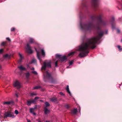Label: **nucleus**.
<instances>
[{
    "mask_svg": "<svg viewBox=\"0 0 122 122\" xmlns=\"http://www.w3.org/2000/svg\"><path fill=\"white\" fill-rule=\"evenodd\" d=\"M92 21H90L86 24L82 25L80 24L81 28L83 30L90 31L93 29H95L97 31V37L87 39L85 35L82 37L83 43L79 46L78 50L81 52L79 56L81 57L86 56L89 52L90 49H94L96 47V44L102 38L103 36L104 32L101 29L102 27L105 26L108 24V21L103 20L102 16L100 15L98 16L94 15L91 17Z\"/></svg>",
    "mask_w": 122,
    "mask_h": 122,
    "instance_id": "nucleus-1",
    "label": "nucleus"
},
{
    "mask_svg": "<svg viewBox=\"0 0 122 122\" xmlns=\"http://www.w3.org/2000/svg\"><path fill=\"white\" fill-rule=\"evenodd\" d=\"M51 63V62L50 61H45L43 65L42 66L41 69L45 70L46 67H50Z\"/></svg>",
    "mask_w": 122,
    "mask_h": 122,
    "instance_id": "nucleus-2",
    "label": "nucleus"
},
{
    "mask_svg": "<svg viewBox=\"0 0 122 122\" xmlns=\"http://www.w3.org/2000/svg\"><path fill=\"white\" fill-rule=\"evenodd\" d=\"M98 0H92L93 6L95 11H96L97 10L98 7Z\"/></svg>",
    "mask_w": 122,
    "mask_h": 122,
    "instance_id": "nucleus-3",
    "label": "nucleus"
},
{
    "mask_svg": "<svg viewBox=\"0 0 122 122\" xmlns=\"http://www.w3.org/2000/svg\"><path fill=\"white\" fill-rule=\"evenodd\" d=\"M4 117L5 118L10 117L14 118L15 117V116L14 115L13 113L11 112H9L5 113L4 115Z\"/></svg>",
    "mask_w": 122,
    "mask_h": 122,
    "instance_id": "nucleus-4",
    "label": "nucleus"
},
{
    "mask_svg": "<svg viewBox=\"0 0 122 122\" xmlns=\"http://www.w3.org/2000/svg\"><path fill=\"white\" fill-rule=\"evenodd\" d=\"M13 85L15 87L17 88H19L21 86L19 82L17 80H16L14 82Z\"/></svg>",
    "mask_w": 122,
    "mask_h": 122,
    "instance_id": "nucleus-5",
    "label": "nucleus"
},
{
    "mask_svg": "<svg viewBox=\"0 0 122 122\" xmlns=\"http://www.w3.org/2000/svg\"><path fill=\"white\" fill-rule=\"evenodd\" d=\"M26 51L28 53H31L33 51L31 50L30 47L28 44H27L26 47H25Z\"/></svg>",
    "mask_w": 122,
    "mask_h": 122,
    "instance_id": "nucleus-6",
    "label": "nucleus"
},
{
    "mask_svg": "<svg viewBox=\"0 0 122 122\" xmlns=\"http://www.w3.org/2000/svg\"><path fill=\"white\" fill-rule=\"evenodd\" d=\"M115 18L114 17H112L111 20V22L112 28V29H114L115 28V24L114 21Z\"/></svg>",
    "mask_w": 122,
    "mask_h": 122,
    "instance_id": "nucleus-7",
    "label": "nucleus"
},
{
    "mask_svg": "<svg viewBox=\"0 0 122 122\" xmlns=\"http://www.w3.org/2000/svg\"><path fill=\"white\" fill-rule=\"evenodd\" d=\"M77 112V109L74 108L71 111L70 113L71 115H73L76 114Z\"/></svg>",
    "mask_w": 122,
    "mask_h": 122,
    "instance_id": "nucleus-8",
    "label": "nucleus"
},
{
    "mask_svg": "<svg viewBox=\"0 0 122 122\" xmlns=\"http://www.w3.org/2000/svg\"><path fill=\"white\" fill-rule=\"evenodd\" d=\"M36 51L37 56L39 60H40V62H41V60L40 59V54L39 52L40 51L37 50L36 49H35Z\"/></svg>",
    "mask_w": 122,
    "mask_h": 122,
    "instance_id": "nucleus-9",
    "label": "nucleus"
},
{
    "mask_svg": "<svg viewBox=\"0 0 122 122\" xmlns=\"http://www.w3.org/2000/svg\"><path fill=\"white\" fill-rule=\"evenodd\" d=\"M29 42L31 44L36 43V42L35 40L34 39L31 38H30Z\"/></svg>",
    "mask_w": 122,
    "mask_h": 122,
    "instance_id": "nucleus-10",
    "label": "nucleus"
},
{
    "mask_svg": "<svg viewBox=\"0 0 122 122\" xmlns=\"http://www.w3.org/2000/svg\"><path fill=\"white\" fill-rule=\"evenodd\" d=\"M35 108H31L30 109V112L32 114L34 115H36V114L34 112L35 109Z\"/></svg>",
    "mask_w": 122,
    "mask_h": 122,
    "instance_id": "nucleus-11",
    "label": "nucleus"
},
{
    "mask_svg": "<svg viewBox=\"0 0 122 122\" xmlns=\"http://www.w3.org/2000/svg\"><path fill=\"white\" fill-rule=\"evenodd\" d=\"M86 2L85 1L83 0L82 1L81 6L82 7H86Z\"/></svg>",
    "mask_w": 122,
    "mask_h": 122,
    "instance_id": "nucleus-12",
    "label": "nucleus"
},
{
    "mask_svg": "<svg viewBox=\"0 0 122 122\" xmlns=\"http://www.w3.org/2000/svg\"><path fill=\"white\" fill-rule=\"evenodd\" d=\"M18 67L20 70L25 71L26 70V69L22 65H21Z\"/></svg>",
    "mask_w": 122,
    "mask_h": 122,
    "instance_id": "nucleus-13",
    "label": "nucleus"
},
{
    "mask_svg": "<svg viewBox=\"0 0 122 122\" xmlns=\"http://www.w3.org/2000/svg\"><path fill=\"white\" fill-rule=\"evenodd\" d=\"M68 57L67 56H61V62L66 60Z\"/></svg>",
    "mask_w": 122,
    "mask_h": 122,
    "instance_id": "nucleus-14",
    "label": "nucleus"
},
{
    "mask_svg": "<svg viewBox=\"0 0 122 122\" xmlns=\"http://www.w3.org/2000/svg\"><path fill=\"white\" fill-rule=\"evenodd\" d=\"M35 101L34 100H31L30 101H28L27 102V104L28 105H30L31 103H34Z\"/></svg>",
    "mask_w": 122,
    "mask_h": 122,
    "instance_id": "nucleus-15",
    "label": "nucleus"
},
{
    "mask_svg": "<svg viewBox=\"0 0 122 122\" xmlns=\"http://www.w3.org/2000/svg\"><path fill=\"white\" fill-rule=\"evenodd\" d=\"M26 77L27 78H28L30 75V74L29 71L25 73Z\"/></svg>",
    "mask_w": 122,
    "mask_h": 122,
    "instance_id": "nucleus-16",
    "label": "nucleus"
},
{
    "mask_svg": "<svg viewBox=\"0 0 122 122\" xmlns=\"http://www.w3.org/2000/svg\"><path fill=\"white\" fill-rule=\"evenodd\" d=\"M66 90L67 92L71 96V94L69 90V86L68 85L67 86V87L66 88Z\"/></svg>",
    "mask_w": 122,
    "mask_h": 122,
    "instance_id": "nucleus-17",
    "label": "nucleus"
},
{
    "mask_svg": "<svg viewBox=\"0 0 122 122\" xmlns=\"http://www.w3.org/2000/svg\"><path fill=\"white\" fill-rule=\"evenodd\" d=\"M44 77L45 78L49 77L50 76V74L48 73L47 71H46L45 74H44Z\"/></svg>",
    "mask_w": 122,
    "mask_h": 122,
    "instance_id": "nucleus-18",
    "label": "nucleus"
},
{
    "mask_svg": "<svg viewBox=\"0 0 122 122\" xmlns=\"http://www.w3.org/2000/svg\"><path fill=\"white\" fill-rule=\"evenodd\" d=\"M19 55L20 57V59L19 61L20 62H21L22 59H23V57L22 55L20 53H19Z\"/></svg>",
    "mask_w": 122,
    "mask_h": 122,
    "instance_id": "nucleus-19",
    "label": "nucleus"
},
{
    "mask_svg": "<svg viewBox=\"0 0 122 122\" xmlns=\"http://www.w3.org/2000/svg\"><path fill=\"white\" fill-rule=\"evenodd\" d=\"M75 52L73 51L70 53L68 54L67 55V56L68 57L70 56H72L75 53Z\"/></svg>",
    "mask_w": 122,
    "mask_h": 122,
    "instance_id": "nucleus-20",
    "label": "nucleus"
},
{
    "mask_svg": "<svg viewBox=\"0 0 122 122\" xmlns=\"http://www.w3.org/2000/svg\"><path fill=\"white\" fill-rule=\"evenodd\" d=\"M45 113L46 114H47L49 113V111L48 109L47 108H45L44 109Z\"/></svg>",
    "mask_w": 122,
    "mask_h": 122,
    "instance_id": "nucleus-21",
    "label": "nucleus"
},
{
    "mask_svg": "<svg viewBox=\"0 0 122 122\" xmlns=\"http://www.w3.org/2000/svg\"><path fill=\"white\" fill-rule=\"evenodd\" d=\"M41 51L42 55L44 56H45V52L44 50L43 49H41Z\"/></svg>",
    "mask_w": 122,
    "mask_h": 122,
    "instance_id": "nucleus-22",
    "label": "nucleus"
},
{
    "mask_svg": "<svg viewBox=\"0 0 122 122\" xmlns=\"http://www.w3.org/2000/svg\"><path fill=\"white\" fill-rule=\"evenodd\" d=\"M11 103V102H3V104L4 105L6 104V105H9Z\"/></svg>",
    "mask_w": 122,
    "mask_h": 122,
    "instance_id": "nucleus-23",
    "label": "nucleus"
},
{
    "mask_svg": "<svg viewBox=\"0 0 122 122\" xmlns=\"http://www.w3.org/2000/svg\"><path fill=\"white\" fill-rule=\"evenodd\" d=\"M56 99L55 98H53L50 99V100L52 102H55L56 101Z\"/></svg>",
    "mask_w": 122,
    "mask_h": 122,
    "instance_id": "nucleus-24",
    "label": "nucleus"
},
{
    "mask_svg": "<svg viewBox=\"0 0 122 122\" xmlns=\"http://www.w3.org/2000/svg\"><path fill=\"white\" fill-rule=\"evenodd\" d=\"M46 106V107L49 106V104L48 102H46L45 103Z\"/></svg>",
    "mask_w": 122,
    "mask_h": 122,
    "instance_id": "nucleus-25",
    "label": "nucleus"
},
{
    "mask_svg": "<svg viewBox=\"0 0 122 122\" xmlns=\"http://www.w3.org/2000/svg\"><path fill=\"white\" fill-rule=\"evenodd\" d=\"M40 88V87L39 86H36L34 87L33 89H37L39 88Z\"/></svg>",
    "mask_w": 122,
    "mask_h": 122,
    "instance_id": "nucleus-26",
    "label": "nucleus"
},
{
    "mask_svg": "<svg viewBox=\"0 0 122 122\" xmlns=\"http://www.w3.org/2000/svg\"><path fill=\"white\" fill-rule=\"evenodd\" d=\"M118 48L119 49V51H121L122 50V48H120L121 46L119 45H118L117 46Z\"/></svg>",
    "mask_w": 122,
    "mask_h": 122,
    "instance_id": "nucleus-27",
    "label": "nucleus"
},
{
    "mask_svg": "<svg viewBox=\"0 0 122 122\" xmlns=\"http://www.w3.org/2000/svg\"><path fill=\"white\" fill-rule=\"evenodd\" d=\"M56 57L57 58H60V55H58V54H56Z\"/></svg>",
    "mask_w": 122,
    "mask_h": 122,
    "instance_id": "nucleus-28",
    "label": "nucleus"
},
{
    "mask_svg": "<svg viewBox=\"0 0 122 122\" xmlns=\"http://www.w3.org/2000/svg\"><path fill=\"white\" fill-rule=\"evenodd\" d=\"M36 62V59H33L32 60L31 62L32 63H34Z\"/></svg>",
    "mask_w": 122,
    "mask_h": 122,
    "instance_id": "nucleus-29",
    "label": "nucleus"
},
{
    "mask_svg": "<svg viewBox=\"0 0 122 122\" xmlns=\"http://www.w3.org/2000/svg\"><path fill=\"white\" fill-rule=\"evenodd\" d=\"M31 72L37 75V73L35 71H32Z\"/></svg>",
    "mask_w": 122,
    "mask_h": 122,
    "instance_id": "nucleus-30",
    "label": "nucleus"
},
{
    "mask_svg": "<svg viewBox=\"0 0 122 122\" xmlns=\"http://www.w3.org/2000/svg\"><path fill=\"white\" fill-rule=\"evenodd\" d=\"M15 113L16 114H18L19 113L18 111L17 110H16L15 111Z\"/></svg>",
    "mask_w": 122,
    "mask_h": 122,
    "instance_id": "nucleus-31",
    "label": "nucleus"
},
{
    "mask_svg": "<svg viewBox=\"0 0 122 122\" xmlns=\"http://www.w3.org/2000/svg\"><path fill=\"white\" fill-rule=\"evenodd\" d=\"M65 107L66 108H68L69 107H70L69 106L68 104H66L65 105Z\"/></svg>",
    "mask_w": 122,
    "mask_h": 122,
    "instance_id": "nucleus-32",
    "label": "nucleus"
},
{
    "mask_svg": "<svg viewBox=\"0 0 122 122\" xmlns=\"http://www.w3.org/2000/svg\"><path fill=\"white\" fill-rule=\"evenodd\" d=\"M73 61H71L69 62V65H72L73 62Z\"/></svg>",
    "mask_w": 122,
    "mask_h": 122,
    "instance_id": "nucleus-33",
    "label": "nucleus"
},
{
    "mask_svg": "<svg viewBox=\"0 0 122 122\" xmlns=\"http://www.w3.org/2000/svg\"><path fill=\"white\" fill-rule=\"evenodd\" d=\"M8 56L9 55L8 54H6L4 56L5 58H6L8 57Z\"/></svg>",
    "mask_w": 122,
    "mask_h": 122,
    "instance_id": "nucleus-34",
    "label": "nucleus"
},
{
    "mask_svg": "<svg viewBox=\"0 0 122 122\" xmlns=\"http://www.w3.org/2000/svg\"><path fill=\"white\" fill-rule=\"evenodd\" d=\"M3 52V49H1L0 50V54L2 53Z\"/></svg>",
    "mask_w": 122,
    "mask_h": 122,
    "instance_id": "nucleus-35",
    "label": "nucleus"
},
{
    "mask_svg": "<svg viewBox=\"0 0 122 122\" xmlns=\"http://www.w3.org/2000/svg\"><path fill=\"white\" fill-rule=\"evenodd\" d=\"M39 98V97H35V98L34 100L35 101H35L36 100L38 99Z\"/></svg>",
    "mask_w": 122,
    "mask_h": 122,
    "instance_id": "nucleus-36",
    "label": "nucleus"
},
{
    "mask_svg": "<svg viewBox=\"0 0 122 122\" xmlns=\"http://www.w3.org/2000/svg\"><path fill=\"white\" fill-rule=\"evenodd\" d=\"M5 42H3L1 43V45L2 46H4L5 44Z\"/></svg>",
    "mask_w": 122,
    "mask_h": 122,
    "instance_id": "nucleus-37",
    "label": "nucleus"
},
{
    "mask_svg": "<svg viewBox=\"0 0 122 122\" xmlns=\"http://www.w3.org/2000/svg\"><path fill=\"white\" fill-rule=\"evenodd\" d=\"M117 33H119L120 32V30L119 29H117Z\"/></svg>",
    "mask_w": 122,
    "mask_h": 122,
    "instance_id": "nucleus-38",
    "label": "nucleus"
},
{
    "mask_svg": "<svg viewBox=\"0 0 122 122\" xmlns=\"http://www.w3.org/2000/svg\"><path fill=\"white\" fill-rule=\"evenodd\" d=\"M15 29L14 28H13L11 29V31H14L15 30Z\"/></svg>",
    "mask_w": 122,
    "mask_h": 122,
    "instance_id": "nucleus-39",
    "label": "nucleus"
},
{
    "mask_svg": "<svg viewBox=\"0 0 122 122\" xmlns=\"http://www.w3.org/2000/svg\"><path fill=\"white\" fill-rule=\"evenodd\" d=\"M57 62H58V61H56V62H55V66H57Z\"/></svg>",
    "mask_w": 122,
    "mask_h": 122,
    "instance_id": "nucleus-40",
    "label": "nucleus"
},
{
    "mask_svg": "<svg viewBox=\"0 0 122 122\" xmlns=\"http://www.w3.org/2000/svg\"><path fill=\"white\" fill-rule=\"evenodd\" d=\"M6 39L7 40H8V41H10V38H6Z\"/></svg>",
    "mask_w": 122,
    "mask_h": 122,
    "instance_id": "nucleus-41",
    "label": "nucleus"
},
{
    "mask_svg": "<svg viewBox=\"0 0 122 122\" xmlns=\"http://www.w3.org/2000/svg\"><path fill=\"white\" fill-rule=\"evenodd\" d=\"M64 95V94L61 92V96H63L64 97H65Z\"/></svg>",
    "mask_w": 122,
    "mask_h": 122,
    "instance_id": "nucleus-42",
    "label": "nucleus"
},
{
    "mask_svg": "<svg viewBox=\"0 0 122 122\" xmlns=\"http://www.w3.org/2000/svg\"><path fill=\"white\" fill-rule=\"evenodd\" d=\"M30 69L31 70H34V67H32V68H31Z\"/></svg>",
    "mask_w": 122,
    "mask_h": 122,
    "instance_id": "nucleus-43",
    "label": "nucleus"
},
{
    "mask_svg": "<svg viewBox=\"0 0 122 122\" xmlns=\"http://www.w3.org/2000/svg\"><path fill=\"white\" fill-rule=\"evenodd\" d=\"M27 122H30V120L28 119H27Z\"/></svg>",
    "mask_w": 122,
    "mask_h": 122,
    "instance_id": "nucleus-44",
    "label": "nucleus"
},
{
    "mask_svg": "<svg viewBox=\"0 0 122 122\" xmlns=\"http://www.w3.org/2000/svg\"><path fill=\"white\" fill-rule=\"evenodd\" d=\"M27 68H28L29 67V66L28 65H27Z\"/></svg>",
    "mask_w": 122,
    "mask_h": 122,
    "instance_id": "nucleus-45",
    "label": "nucleus"
},
{
    "mask_svg": "<svg viewBox=\"0 0 122 122\" xmlns=\"http://www.w3.org/2000/svg\"><path fill=\"white\" fill-rule=\"evenodd\" d=\"M15 95L17 97H18V95L17 93L15 94Z\"/></svg>",
    "mask_w": 122,
    "mask_h": 122,
    "instance_id": "nucleus-46",
    "label": "nucleus"
},
{
    "mask_svg": "<svg viewBox=\"0 0 122 122\" xmlns=\"http://www.w3.org/2000/svg\"><path fill=\"white\" fill-rule=\"evenodd\" d=\"M107 31L106 30L105 31V34H107Z\"/></svg>",
    "mask_w": 122,
    "mask_h": 122,
    "instance_id": "nucleus-47",
    "label": "nucleus"
},
{
    "mask_svg": "<svg viewBox=\"0 0 122 122\" xmlns=\"http://www.w3.org/2000/svg\"><path fill=\"white\" fill-rule=\"evenodd\" d=\"M31 95H35V94L33 93H31Z\"/></svg>",
    "mask_w": 122,
    "mask_h": 122,
    "instance_id": "nucleus-48",
    "label": "nucleus"
},
{
    "mask_svg": "<svg viewBox=\"0 0 122 122\" xmlns=\"http://www.w3.org/2000/svg\"><path fill=\"white\" fill-rule=\"evenodd\" d=\"M69 68V66H68L67 67V68Z\"/></svg>",
    "mask_w": 122,
    "mask_h": 122,
    "instance_id": "nucleus-49",
    "label": "nucleus"
},
{
    "mask_svg": "<svg viewBox=\"0 0 122 122\" xmlns=\"http://www.w3.org/2000/svg\"><path fill=\"white\" fill-rule=\"evenodd\" d=\"M46 122H49V121H46Z\"/></svg>",
    "mask_w": 122,
    "mask_h": 122,
    "instance_id": "nucleus-50",
    "label": "nucleus"
},
{
    "mask_svg": "<svg viewBox=\"0 0 122 122\" xmlns=\"http://www.w3.org/2000/svg\"><path fill=\"white\" fill-rule=\"evenodd\" d=\"M38 122H41L40 121H39Z\"/></svg>",
    "mask_w": 122,
    "mask_h": 122,
    "instance_id": "nucleus-51",
    "label": "nucleus"
},
{
    "mask_svg": "<svg viewBox=\"0 0 122 122\" xmlns=\"http://www.w3.org/2000/svg\"><path fill=\"white\" fill-rule=\"evenodd\" d=\"M121 42H122V39L121 40Z\"/></svg>",
    "mask_w": 122,
    "mask_h": 122,
    "instance_id": "nucleus-52",
    "label": "nucleus"
},
{
    "mask_svg": "<svg viewBox=\"0 0 122 122\" xmlns=\"http://www.w3.org/2000/svg\"><path fill=\"white\" fill-rule=\"evenodd\" d=\"M1 68L0 66V68Z\"/></svg>",
    "mask_w": 122,
    "mask_h": 122,
    "instance_id": "nucleus-53",
    "label": "nucleus"
}]
</instances>
